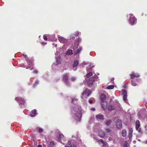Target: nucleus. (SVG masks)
Instances as JSON below:
<instances>
[{"instance_id":"nucleus-21","label":"nucleus","mask_w":147,"mask_h":147,"mask_svg":"<svg viewBox=\"0 0 147 147\" xmlns=\"http://www.w3.org/2000/svg\"><path fill=\"white\" fill-rule=\"evenodd\" d=\"M115 108V107L114 106L112 105H109V106L108 107V110L110 111L114 110Z\"/></svg>"},{"instance_id":"nucleus-39","label":"nucleus","mask_w":147,"mask_h":147,"mask_svg":"<svg viewBox=\"0 0 147 147\" xmlns=\"http://www.w3.org/2000/svg\"><path fill=\"white\" fill-rule=\"evenodd\" d=\"M71 80L72 81H74L76 80V78L74 77H72L71 78Z\"/></svg>"},{"instance_id":"nucleus-25","label":"nucleus","mask_w":147,"mask_h":147,"mask_svg":"<svg viewBox=\"0 0 147 147\" xmlns=\"http://www.w3.org/2000/svg\"><path fill=\"white\" fill-rule=\"evenodd\" d=\"M91 138H93L94 140H95L96 141H98V138L94 134H91Z\"/></svg>"},{"instance_id":"nucleus-22","label":"nucleus","mask_w":147,"mask_h":147,"mask_svg":"<svg viewBox=\"0 0 147 147\" xmlns=\"http://www.w3.org/2000/svg\"><path fill=\"white\" fill-rule=\"evenodd\" d=\"M36 113V110L35 109H34L31 111L30 116L32 117H34L35 116Z\"/></svg>"},{"instance_id":"nucleus-27","label":"nucleus","mask_w":147,"mask_h":147,"mask_svg":"<svg viewBox=\"0 0 147 147\" xmlns=\"http://www.w3.org/2000/svg\"><path fill=\"white\" fill-rule=\"evenodd\" d=\"M73 53L72 50H68L66 53V54L72 55Z\"/></svg>"},{"instance_id":"nucleus-35","label":"nucleus","mask_w":147,"mask_h":147,"mask_svg":"<svg viewBox=\"0 0 147 147\" xmlns=\"http://www.w3.org/2000/svg\"><path fill=\"white\" fill-rule=\"evenodd\" d=\"M56 61L57 63V65H58L60 63V58L59 57H58V58H56Z\"/></svg>"},{"instance_id":"nucleus-16","label":"nucleus","mask_w":147,"mask_h":147,"mask_svg":"<svg viewBox=\"0 0 147 147\" xmlns=\"http://www.w3.org/2000/svg\"><path fill=\"white\" fill-rule=\"evenodd\" d=\"M133 129L130 128L129 129V137L130 140H131L132 139V133H133Z\"/></svg>"},{"instance_id":"nucleus-12","label":"nucleus","mask_w":147,"mask_h":147,"mask_svg":"<svg viewBox=\"0 0 147 147\" xmlns=\"http://www.w3.org/2000/svg\"><path fill=\"white\" fill-rule=\"evenodd\" d=\"M96 119L98 121H101L103 120V116L102 114H98L96 115Z\"/></svg>"},{"instance_id":"nucleus-45","label":"nucleus","mask_w":147,"mask_h":147,"mask_svg":"<svg viewBox=\"0 0 147 147\" xmlns=\"http://www.w3.org/2000/svg\"><path fill=\"white\" fill-rule=\"evenodd\" d=\"M91 110H92L93 111H94L95 110V108H92L91 109Z\"/></svg>"},{"instance_id":"nucleus-33","label":"nucleus","mask_w":147,"mask_h":147,"mask_svg":"<svg viewBox=\"0 0 147 147\" xmlns=\"http://www.w3.org/2000/svg\"><path fill=\"white\" fill-rule=\"evenodd\" d=\"M111 121L110 120H109L105 122V124L107 125H109L111 123Z\"/></svg>"},{"instance_id":"nucleus-34","label":"nucleus","mask_w":147,"mask_h":147,"mask_svg":"<svg viewBox=\"0 0 147 147\" xmlns=\"http://www.w3.org/2000/svg\"><path fill=\"white\" fill-rule=\"evenodd\" d=\"M94 98H90L89 100L88 101H89V102L90 104H92L93 102L94 101Z\"/></svg>"},{"instance_id":"nucleus-14","label":"nucleus","mask_w":147,"mask_h":147,"mask_svg":"<svg viewBox=\"0 0 147 147\" xmlns=\"http://www.w3.org/2000/svg\"><path fill=\"white\" fill-rule=\"evenodd\" d=\"M78 60H75L74 61V63L73 64V70L74 71L77 69V67L78 65Z\"/></svg>"},{"instance_id":"nucleus-53","label":"nucleus","mask_w":147,"mask_h":147,"mask_svg":"<svg viewBox=\"0 0 147 147\" xmlns=\"http://www.w3.org/2000/svg\"><path fill=\"white\" fill-rule=\"evenodd\" d=\"M56 46H57V45H56L55 46L56 47Z\"/></svg>"},{"instance_id":"nucleus-47","label":"nucleus","mask_w":147,"mask_h":147,"mask_svg":"<svg viewBox=\"0 0 147 147\" xmlns=\"http://www.w3.org/2000/svg\"><path fill=\"white\" fill-rule=\"evenodd\" d=\"M38 147H42V146L40 145H39L38 146Z\"/></svg>"},{"instance_id":"nucleus-37","label":"nucleus","mask_w":147,"mask_h":147,"mask_svg":"<svg viewBox=\"0 0 147 147\" xmlns=\"http://www.w3.org/2000/svg\"><path fill=\"white\" fill-rule=\"evenodd\" d=\"M39 83V81L38 80H36L34 85L33 87L34 88L35 87V86H36L37 84H38Z\"/></svg>"},{"instance_id":"nucleus-13","label":"nucleus","mask_w":147,"mask_h":147,"mask_svg":"<svg viewBox=\"0 0 147 147\" xmlns=\"http://www.w3.org/2000/svg\"><path fill=\"white\" fill-rule=\"evenodd\" d=\"M130 76L131 78V79L133 78L134 77H136V78L139 77L140 76L138 74L135 73L134 72H132V74H130Z\"/></svg>"},{"instance_id":"nucleus-5","label":"nucleus","mask_w":147,"mask_h":147,"mask_svg":"<svg viewBox=\"0 0 147 147\" xmlns=\"http://www.w3.org/2000/svg\"><path fill=\"white\" fill-rule=\"evenodd\" d=\"M73 49L74 51L75 54H76L79 53L82 49V47L80 46L78 47V43H75L73 46Z\"/></svg>"},{"instance_id":"nucleus-43","label":"nucleus","mask_w":147,"mask_h":147,"mask_svg":"<svg viewBox=\"0 0 147 147\" xmlns=\"http://www.w3.org/2000/svg\"><path fill=\"white\" fill-rule=\"evenodd\" d=\"M86 64H87V63H85V62H83L81 64L82 65H86Z\"/></svg>"},{"instance_id":"nucleus-32","label":"nucleus","mask_w":147,"mask_h":147,"mask_svg":"<svg viewBox=\"0 0 147 147\" xmlns=\"http://www.w3.org/2000/svg\"><path fill=\"white\" fill-rule=\"evenodd\" d=\"M72 138L73 140H75L76 141V139H77L78 140L79 139L80 140L79 138H78L77 137H75L74 135L72 136Z\"/></svg>"},{"instance_id":"nucleus-42","label":"nucleus","mask_w":147,"mask_h":147,"mask_svg":"<svg viewBox=\"0 0 147 147\" xmlns=\"http://www.w3.org/2000/svg\"><path fill=\"white\" fill-rule=\"evenodd\" d=\"M43 38L45 40H47V36H46L45 35H44V36H43Z\"/></svg>"},{"instance_id":"nucleus-6","label":"nucleus","mask_w":147,"mask_h":147,"mask_svg":"<svg viewBox=\"0 0 147 147\" xmlns=\"http://www.w3.org/2000/svg\"><path fill=\"white\" fill-rule=\"evenodd\" d=\"M15 100L19 103V105L22 108L25 107L24 100L22 99L21 97H16L15 98Z\"/></svg>"},{"instance_id":"nucleus-24","label":"nucleus","mask_w":147,"mask_h":147,"mask_svg":"<svg viewBox=\"0 0 147 147\" xmlns=\"http://www.w3.org/2000/svg\"><path fill=\"white\" fill-rule=\"evenodd\" d=\"M107 105V103L106 102H105L104 104V103L101 102L102 107L104 110H105L106 108Z\"/></svg>"},{"instance_id":"nucleus-1","label":"nucleus","mask_w":147,"mask_h":147,"mask_svg":"<svg viewBox=\"0 0 147 147\" xmlns=\"http://www.w3.org/2000/svg\"><path fill=\"white\" fill-rule=\"evenodd\" d=\"M78 100L74 98L71 100V115L74 119L77 121H80L82 117L81 107L77 103Z\"/></svg>"},{"instance_id":"nucleus-18","label":"nucleus","mask_w":147,"mask_h":147,"mask_svg":"<svg viewBox=\"0 0 147 147\" xmlns=\"http://www.w3.org/2000/svg\"><path fill=\"white\" fill-rule=\"evenodd\" d=\"M106 97L105 94H102L100 97V99L102 103L105 102V100H106Z\"/></svg>"},{"instance_id":"nucleus-50","label":"nucleus","mask_w":147,"mask_h":147,"mask_svg":"<svg viewBox=\"0 0 147 147\" xmlns=\"http://www.w3.org/2000/svg\"><path fill=\"white\" fill-rule=\"evenodd\" d=\"M136 142L135 141H133V142H134V143H135V142Z\"/></svg>"},{"instance_id":"nucleus-31","label":"nucleus","mask_w":147,"mask_h":147,"mask_svg":"<svg viewBox=\"0 0 147 147\" xmlns=\"http://www.w3.org/2000/svg\"><path fill=\"white\" fill-rule=\"evenodd\" d=\"M131 85L133 86H136L137 85L136 83L133 80H131Z\"/></svg>"},{"instance_id":"nucleus-7","label":"nucleus","mask_w":147,"mask_h":147,"mask_svg":"<svg viewBox=\"0 0 147 147\" xmlns=\"http://www.w3.org/2000/svg\"><path fill=\"white\" fill-rule=\"evenodd\" d=\"M91 93V92L88 89H86L84 90L83 92L82 93L81 97L82 98H86L88 97L90 95Z\"/></svg>"},{"instance_id":"nucleus-4","label":"nucleus","mask_w":147,"mask_h":147,"mask_svg":"<svg viewBox=\"0 0 147 147\" xmlns=\"http://www.w3.org/2000/svg\"><path fill=\"white\" fill-rule=\"evenodd\" d=\"M98 77L94 76L90 78L88 81V85L91 87L94 84L95 82L98 79Z\"/></svg>"},{"instance_id":"nucleus-11","label":"nucleus","mask_w":147,"mask_h":147,"mask_svg":"<svg viewBox=\"0 0 147 147\" xmlns=\"http://www.w3.org/2000/svg\"><path fill=\"white\" fill-rule=\"evenodd\" d=\"M68 76L69 75L68 74H66L65 75H64L63 78V80L64 82L67 85H69L68 80Z\"/></svg>"},{"instance_id":"nucleus-29","label":"nucleus","mask_w":147,"mask_h":147,"mask_svg":"<svg viewBox=\"0 0 147 147\" xmlns=\"http://www.w3.org/2000/svg\"><path fill=\"white\" fill-rule=\"evenodd\" d=\"M93 75L92 72H90L87 74L86 76L87 78H88Z\"/></svg>"},{"instance_id":"nucleus-41","label":"nucleus","mask_w":147,"mask_h":147,"mask_svg":"<svg viewBox=\"0 0 147 147\" xmlns=\"http://www.w3.org/2000/svg\"><path fill=\"white\" fill-rule=\"evenodd\" d=\"M43 129L42 128H39L38 129V131L39 132L43 131Z\"/></svg>"},{"instance_id":"nucleus-3","label":"nucleus","mask_w":147,"mask_h":147,"mask_svg":"<svg viewBox=\"0 0 147 147\" xmlns=\"http://www.w3.org/2000/svg\"><path fill=\"white\" fill-rule=\"evenodd\" d=\"M129 24L133 25L136 23L137 19L133 14L130 13L129 15Z\"/></svg>"},{"instance_id":"nucleus-49","label":"nucleus","mask_w":147,"mask_h":147,"mask_svg":"<svg viewBox=\"0 0 147 147\" xmlns=\"http://www.w3.org/2000/svg\"><path fill=\"white\" fill-rule=\"evenodd\" d=\"M114 78H112V80L113 81V80H114Z\"/></svg>"},{"instance_id":"nucleus-23","label":"nucleus","mask_w":147,"mask_h":147,"mask_svg":"<svg viewBox=\"0 0 147 147\" xmlns=\"http://www.w3.org/2000/svg\"><path fill=\"white\" fill-rule=\"evenodd\" d=\"M56 145L53 141L50 142L49 145V147H55Z\"/></svg>"},{"instance_id":"nucleus-10","label":"nucleus","mask_w":147,"mask_h":147,"mask_svg":"<svg viewBox=\"0 0 147 147\" xmlns=\"http://www.w3.org/2000/svg\"><path fill=\"white\" fill-rule=\"evenodd\" d=\"M58 39L59 42L61 43H65L67 42L66 39L64 38L61 36H59L58 37Z\"/></svg>"},{"instance_id":"nucleus-2","label":"nucleus","mask_w":147,"mask_h":147,"mask_svg":"<svg viewBox=\"0 0 147 147\" xmlns=\"http://www.w3.org/2000/svg\"><path fill=\"white\" fill-rule=\"evenodd\" d=\"M23 55L25 57L26 61H27L28 64V66H25L24 67H25L26 69H30L31 70L33 69V67L32 61H30V60H28L27 59L28 58H27V55L24 54H23Z\"/></svg>"},{"instance_id":"nucleus-38","label":"nucleus","mask_w":147,"mask_h":147,"mask_svg":"<svg viewBox=\"0 0 147 147\" xmlns=\"http://www.w3.org/2000/svg\"><path fill=\"white\" fill-rule=\"evenodd\" d=\"M105 130L108 133H110L111 131V129L109 128H106L105 129Z\"/></svg>"},{"instance_id":"nucleus-30","label":"nucleus","mask_w":147,"mask_h":147,"mask_svg":"<svg viewBox=\"0 0 147 147\" xmlns=\"http://www.w3.org/2000/svg\"><path fill=\"white\" fill-rule=\"evenodd\" d=\"M114 85H109L107 86V89H112L114 88Z\"/></svg>"},{"instance_id":"nucleus-52","label":"nucleus","mask_w":147,"mask_h":147,"mask_svg":"<svg viewBox=\"0 0 147 147\" xmlns=\"http://www.w3.org/2000/svg\"><path fill=\"white\" fill-rule=\"evenodd\" d=\"M146 143L147 144V140H146Z\"/></svg>"},{"instance_id":"nucleus-36","label":"nucleus","mask_w":147,"mask_h":147,"mask_svg":"<svg viewBox=\"0 0 147 147\" xmlns=\"http://www.w3.org/2000/svg\"><path fill=\"white\" fill-rule=\"evenodd\" d=\"M98 142L100 143H102L104 144L105 143V142L102 139H100L98 141Z\"/></svg>"},{"instance_id":"nucleus-40","label":"nucleus","mask_w":147,"mask_h":147,"mask_svg":"<svg viewBox=\"0 0 147 147\" xmlns=\"http://www.w3.org/2000/svg\"><path fill=\"white\" fill-rule=\"evenodd\" d=\"M128 145H129L128 144L125 143L123 145V147H128Z\"/></svg>"},{"instance_id":"nucleus-28","label":"nucleus","mask_w":147,"mask_h":147,"mask_svg":"<svg viewBox=\"0 0 147 147\" xmlns=\"http://www.w3.org/2000/svg\"><path fill=\"white\" fill-rule=\"evenodd\" d=\"M94 66H92L91 64L90 65L88 66L86 68L87 71V73L88 72V71L90 70Z\"/></svg>"},{"instance_id":"nucleus-19","label":"nucleus","mask_w":147,"mask_h":147,"mask_svg":"<svg viewBox=\"0 0 147 147\" xmlns=\"http://www.w3.org/2000/svg\"><path fill=\"white\" fill-rule=\"evenodd\" d=\"M71 143V140L68 141V143L65 145V147H76V146L74 144L72 146Z\"/></svg>"},{"instance_id":"nucleus-48","label":"nucleus","mask_w":147,"mask_h":147,"mask_svg":"<svg viewBox=\"0 0 147 147\" xmlns=\"http://www.w3.org/2000/svg\"><path fill=\"white\" fill-rule=\"evenodd\" d=\"M79 41H80L81 40V38H79L78 40Z\"/></svg>"},{"instance_id":"nucleus-46","label":"nucleus","mask_w":147,"mask_h":147,"mask_svg":"<svg viewBox=\"0 0 147 147\" xmlns=\"http://www.w3.org/2000/svg\"><path fill=\"white\" fill-rule=\"evenodd\" d=\"M37 71L36 70H34V73H37Z\"/></svg>"},{"instance_id":"nucleus-17","label":"nucleus","mask_w":147,"mask_h":147,"mask_svg":"<svg viewBox=\"0 0 147 147\" xmlns=\"http://www.w3.org/2000/svg\"><path fill=\"white\" fill-rule=\"evenodd\" d=\"M98 135L100 138H102L104 137L105 133L102 130H100L98 132Z\"/></svg>"},{"instance_id":"nucleus-9","label":"nucleus","mask_w":147,"mask_h":147,"mask_svg":"<svg viewBox=\"0 0 147 147\" xmlns=\"http://www.w3.org/2000/svg\"><path fill=\"white\" fill-rule=\"evenodd\" d=\"M136 130L139 132H141V128L140 127V123L138 120L136 122Z\"/></svg>"},{"instance_id":"nucleus-51","label":"nucleus","mask_w":147,"mask_h":147,"mask_svg":"<svg viewBox=\"0 0 147 147\" xmlns=\"http://www.w3.org/2000/svg\"><path fill=\"white\" fill-rule=\"evenodd\" d=\"M56 40V39H53V40Z\"/></svg>"},{"instance_id":"nucleus-15","label":"nucleus","mask_w":147,"mask_h":147,"mask_svg":"<svg viewBox=\"0 0 147 147\" xmlns=\"http://www.w3.org/2000/svg\"><path fill=\"white\" fill-rule=\"evenodd\" d=\"M122 92L123 94V98L124 100L126 102L127 100V92L126 91L124 90H122Z\"/></svg>"},{"instance_id":"nucleus-8","label":"nucleus","mask_w":147,"mask_h":147,"mask_svg":"<svg viewBox=\"0 0 147 147\" xmlns=\"http://www.w3.org/2000/svg\"><path fill=\"white\" fill-rule=\"evenodd\" d=\"M58 140L61 143L64 144V142L66 141L65 138L63 134H61L58 138Z\"/></svg>"},{"instance_id":"nucleus-26","label":"nucleus","mask_w":147,"mask_h":147,"mask_svg":"<svg viewBox=\"0 0 147 147\" xmlns=\"http://www.w3.org/2000/svg\"><path fill=\"white\" fill-rule=\"evenodd\" d=\"M127 132L125 130L123 129L122 132V136L123 137H125L126 136Z\"/></svg>"},{"instance_id":"nucleus-44","label":"nucleus","mask_w":147,"mask_h":147,"mask_svg":"<svg viewBox=\"0 0 147 147\" xmlns=\"http://www.w3.org/2000/svg\"><path fill=\"white\" fill-rule=\"evenodd\" d=\"M80 33L78 32H76V34L77 35V36H78L79 34H80Z\"/></svg>"},{"instance_id":"nucleus-20","label":"nucleus","mask_w":147,"mask_h":147,"mask_svg":"<svg viewBox=\"0 0 147 147\" xmlns=\"http://www.w3.org/2000/svg\"><path fill=\"white\" fill-rule=\"evenodd\" d=\"M117 125L118 129H120L122 126V123L121 121H119L117 123Z\"/></svg>"}]
</instances>
